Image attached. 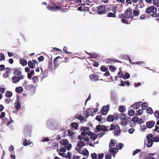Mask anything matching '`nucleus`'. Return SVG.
Listing matches in <instances>:
<instances>
[{
  "label": "nucleus",
  "mask_w": 159,
  "mask_h": 159,
  "mask_svg": "<svg viewBox=\"0 0 159 159\" xmlns=\"http://www.w3.org/2000/svg\"><path fill=\"white\" fill-rule=\"evenodd\" d=\"M132 10L130 7H128L125 11V18H122L121 19V22L124 24H130V21H128V19L129 18H133L134 17L133 15L132 14Z\"/></svg>",
  "instance_id": "1"
},
{
  "label": "nucleus",
  "mask_w": 159,
  "mask_h": 159,
  "mask_svg": "<svg viewBox=\"0 0 159 159\" xmlns=\"http://www.w3.org/2000/svg\"><path fill=\"white\" fill-rule=\"evenodd\" d=\"M22 86L25 87V89L27 91H29L31 92H34L35 91V87L32 84H29L26 80L24 81Z\"/></svg>",
  "instance_id": "2"
},
{
  "label": "nucleus",
  "mask_w": 159,
  "mask_h": 159,
  "mask_svg": "<svg viewBox=\"0 0 159 159\" xmlns=\"http://www.w3.org/2000/svg\"><path fill=\"white\" fill-rule=\"evenodd\" d=\"M47 8L53 11H56L57 10H60L61 8V7L57 5V4L54 2H52L51 4V5L49 4L47 6Z\"/></svg>",
  "instance_id": "3"
},
{
  "label": "nucleus",
  "mask_w": 159,
  "mask_h": 159,
  "mask_svg": "<svg viewBox=\"0 0 159 159\" xmlns=\"http://www.w3.org/2000/svg\"><path fill=\"white\" fill-rule=\"evenodd\" d=\"M97 8V12L98 14L102 15L106 13L105 7L104 5H100Z\"/></svg>",
  "instance_id": "4"
},
{
  "label": "nucleus",
  "mask_w": 159,
  "mask_h": 159,
  "mask_svg": "<svg viewBox=\"0 0 159 159\" xmlns=\"http://www.w3.org/2000/svg\"><path fill=\"white\" fill-rule=\"evenodd\" d=\"M157 11V8L154 6L149 7L145 10V12L147 13L156 12Z\"/></svg>",
  "instance_id": "5"
},
{
  "label": "nucleus",
  "mask_w": 159,
  "mask_h": 159,
  "mask_svg": "<svg viewBox=\"0 0 159 159\" xmlns=\"http://www.w3.org/2000/svg\"><path fill=\"white\" fill-rule=\"evenodd\" d=\"M20 102V98L18 96H17L16 102L14 103L15 108L17 111L19 110L21 107V105Z\"/></svg>",
  "instance_id": "6"
},
{
  "label": "nucleus",
  "mask_w": 159,
  "mask_h": 159,
  "mask_svg": "<svg viewBox=\"0 0 159 159\" xmlns=\"http://www.w3.org/2000/svg\"><path fill=\"white\" fill-rule=\"evenodd\" d=\"M24 79L23 76H13L11 78V80L13 83L16 84L20 80H23Z\"/></svg>",
  "instance_id": "7"
},
{
  "label": "nucleus",
  "mask_w": 159,
  "mask_h": 159,
  "mask_svg": "<svg viewBox=\"0 0 159 159\" xmlns=\"http://www.w3.org/2000/svg\"><path fill=\"white\" fill-rule=\"evenodd\" d=\"M89 77L92 81H97L99 80V76L96 74H91L89 75Z\"/></svg>",
  "instance_id": "8"
},
{
  "label": "nucleus",
  "mask_w": 159,
  "mask_h": 159,
  "mask_svg": "<svg viewBox=\"0 0 159 159\" xmlns=\"http://www.w3.org/2000/svg\"><path fill=\"white\" fill-rule=\"evenodd\" d=\"M109 109V105H107L106 106H103L100 111L102 115H105L107 113Z\"/></svg>",
  "instance_id": "9"
},
{
  "label": "nucleus",
  "mask_w": 159,
  "mask_h": 159,
  "mask_svg": "<svg viewBox=\"0 0 159 159\" xmlns=\"http://www.w3.org/2000/svg\"><path fill=\"white\" fill-rule=\"evenodd\" d=\"M155 124L154 122L152 121H150L146 122V125L147 128H151L154 126Z\"/></svg>",
  "instance_id": "10"
},
{
  "label": "nucleus",
  "mask_w": 159,
  "mask_h": 159,
  "mask_svg": "<svg viewBox=\"0 0 159 159\" xmlns=\"http://www.w3.org/2000/svg\"><path fill=\"white\" fill-rule=\"evenodd\" d=\"M13 74L15 76H23V78H24V76L22 74V72L20 71L17 69L15 70L13 72Z\"/></svg>",
  "instance_id": "11"
},
{
  "label": "nucleus",
  "mask_w": 159,
  "mask_h": 159,
  "mask_svg": "<svg viewBox=\"0 0 159 159\" xmlns=\"http://www.w3.org/2000/svg\"><path fill=\"white\" fill-rule=\"evenodd\" d=\"M48 70L47 69L44 70L43 72L42 75L41 80L48 76Z\"/></svg>",
  "instance_id": "12"
},
{
  "label": "nucleus",
  "mask_w": 159,
  "mask_h": 159,
  "mask_svg": "<svg viewBox=\"0 0 159 159\" xmlns=\"http://www.w3.org/2000/svg\"><path fill=\"white\" fill-rule=\"evenodd\" d=\"M49 143L52 144V146L50 147L51 148H57L58 147V143L57 142H53L52 141H51L49 142Z\"/></svg>",
  "instance_id": "13"
},
{
  "label": "nucleus",
  "mask_w": 159,
  "mask_h": 159,
  "mask_svg": "<svg viewBox=\"0 0 159 159\" xmlns=\"http://www.w3.org/2000/svg\"><path fill=\"white\" fill-rule=\"evenodd\" d=\"M69 141L67 139H63L61 140L60 142V143L61 145H66L68 144Z\"/></svg>",
  "instance_id": "14"
},
{
  "label": "nucleus",
  "mask_w": 159,
  "mask_h": 159,
  "mask_svg": "<svg viewBox=\"0 0 159 159\" xmlns=\"http://www.w3.org/2000/svg\"><path fill=\"white\" fill-rule=\"evenodd\" d=\"M153 134L151 133L148 134L146 136L147 140L148 141H153Z\"/></svg>",
  "instance_id": "15"
},
{
  "label": "nucleus",
  "mask_w": 159,
  "mask_h": 159,
  "mask_svg": "<svg viewBox=\"0 0 159 159\" xmlns=\"http://www.w3.org/2000/svg\"><path fill=\"white\" fill-rule=\"evenodd\" d=\"M120 127L119 126H117L116 127V128L114 129V134L115 135H116V136H118L119 134L120 133Z\"/></svg>",
  "instance_id": "16"
},
{
  "label": "nucleus",
  "mask_w": 159,
  "mask_h": 159,
  "mask_svg": "<svg viewBox=\"0 0 159 159\" xmlns=\"http://www.w3.org/2000/svg\"><path fill=\"white\" fill-rule=\"evenodd\" d=\"M142 104V102H137L134 103L133 106V107L134 109H138Z\"/></svg>",
  "instance_id": "17"
},
{
  "label": "nucleus",
  "mask_w": 159,
  "mask_h": 159,
  "mask_svg": "<svg viewBox=\"0 0 159 159\" xmlns=\"http://www.w3.org/2000/svg\"><path fill=\"white\" fill-rule=\"evenodd\" d=\"M109 151L111 154H115L116 152L118 151V149L116 148H110L109 149Z\"/></svg>",
  "instance_id": "18"
},
{
  "label": "nucleus",
  "mask_w": 159,
  "mask_h": 159,
  "mask_svg": "<svg viewBox=\"0 0 159 159\" xmlns=\"http://www.w3.org/2000/svg\"><path fill=\"white\" fill-rule=\"evenodd\" d=\"M32 143L30 140H28L27 141V139H25L23 142V144L24 146H27V145H30Z\"/></svg>",
  "instance_id": "19"
},
{
  "label": "nucleus",
  "mask_w": 159,
  "mask_h": 159,
  "mask_svg": "<svg viewBox=\"0 0 159 159\" xmlns=\"http://www.w3.org/2000/svg\"><path fill=\"white\" fill-rule=\"evenodd\" d=\"M107 62L108 63H109L111 62H114V63L116 62L118 63H121L122 62H121L120 61H119L118 60H114L113 59H107Z\"/></svg>",
  "instance_id": "20"
},
{
  "label": "nucleus",
  "mask_w": 159,
  "mask_h": 159,
  "mask_svg": "<svg viewBox=\"0 0 159 159\" xmlns=\"http://www.w3.org/2000/svg\"><path fill=\"white\" fill-rule=\"evenodd\" d=\"M23 91V88L21 87H17L16 88V91L18 93H21Z\"/></svg>",
  "instance_id": "21"
},
{
  "label": "nucleus",
  "mask_w": 159,
  "mask_h": 159,
  "mask_svg": "<svg viewBox=\"0 0 159 159\" xmlns=\"http://www.w3.org/2000/svg\"><path fill=\"white\" fill-rule=\"evenodd\" d=\"M34 70H31L30 73H28V78L30 79H31L32 76L34 75Z\"/></svg>",
  "instance_id": "22"
},
{
  "label": "nucleus",
  "mask_w": 159,
  "mask_h": 159,
  "mask_svg": "<svg viewBox=\"0 0 159 159\" xmlns=\"http://www.w3.org/2000/svg\"><path fill=\"white\" fill-rule=\"evenodd\" d=\"M107 120L109 122H112L114 120V116L113 115H109L107 118Z\"/></svg>",
  "instance_id": "23"
},
{
  "label": "nucleus",
  "mask_w": 159,
  "mask_h": 159,
  "mask_svg": "<svg viewBox=\"0 0 159 159\" xmlns=\"http://www.w3.org/2000/svg\"><path fill=\"white\" fill-rule=\"evenodd\" d=\"M80 153L86 156H87L89 155V153L88 150L87 149H85L84 151H82Z\"/></svg>",
  "instance_id": "24"
},
{
  "label": "nucleus",
  "mask_w": 159,
  "mask_h": 159,
  "mask_svg": "<svg viewBox=\"0 0 159 159\" xmlns=\"http://www.w3.org/2000/svg\"><path fill=\"white\" fill-rule=\"evenodd\" d=\"M60 57H57L56 58H55L54 59L53 61V64L54 65V66L56 67L57 66H58V62L57 61V59L58 58H59Z\"/></svg>",
  "instance_id": "25"
},
{
  "label": "nucleus",
  "mask_w": 159,
  "mask_h": 159,
  "mask_svg": "<svg viewBox=\"0 0 159 159\" xmlns=\"http://www.w3.org/2000/svg\"><path fill=\"white\" fill-rule=\"evenodd\" d=\"M118 110L121 112H124L126 110V107L125 106H120L119 107Z\"/></svg>",
  "instance_id": "26"
},
{
  "label": "nucleus",
  "mask_w": 159,
  "mask_h": 159,
  "mask_svg": "<svg viewBox=\"0 0 159 159\" xmlns=\"http://www.w3.org/2000/svg\"><path fill=\"white\" fill-rule=\"evenodd\" d=\"M102 127L101 129V130L104 132H106V131H109V129H108V128H109V126H107L106 127V126L102 125Z\"/></svg>",
  "instance_id": "27"
},
{
  "label": "nucleus",
  "mask_w": 159,
  "mask_h": 159,
  "mask_svg": "<svg viewBox=\"0 0 159 159\" xmlns=\"http://www.w3.org/2000/svg\"><path fill=\"white\" fill-rule=\"evenodd\" d=\"M85 146V144L82 141H80L77 144V146L79 147H81Z\"/></svg>",
  "instance_id": "28"
},
{
  "label": "nucleus",
  "mask_w": 159,
  "mask_h": 159,
  "mask_svg": "<svg viewBox=\"0 0 159 159\" xmlns=\"http://www.w3.org/2000/svg\"><path fill=\"white\" fill-rule=\"evenodd\" d=\"M71 125L73 128L75 129H77L78 128L79 125L78 124L75 122H73L71 124Z\"/></svg>",
  "instance_id": "29"
},
{
  "label": "nucleus",
  "mask_w": 159,
  "mask_h": 159,
  "mask_svg": "<svg viewBox=\"0 0 159 159\" xmlns=\"http://www.w3.org/2000/svg\"><path fill=\"white\" fill-rule=\"evenodd\" d=\"M28 65L29 67L31 69L34 68V65L32 61H29L28 62Z\"/></svg>",
  "instance_id": "30"
},
{
  "label": "nucleus",
  "mask_w": 159,
  "mask_h": 159,
  "mask_svg": "<svg viewBox=\"0 0 159 159\" xmlns=\"http://www.w3.org/2000/svg\"><path fill=\"white\" fill-rule=\"evenodd\" d=\"M141 106H142L141 107L142 109L144 110H146V109H147V107H148V104L145 102H144L143 103H142V104Z\"/></svg>",
  "instance_id": "31"
},
{
  "label": "nucleus",
  "mask_w": 159,
  "mask_h": 159,
  "mask_svg": "<svg viewBox=\"0 0 159 159\" xmlns=\"http://www.w3.org/2000/svg\"><path fill=\"white\" fill-rule=\"evenodd\" d=\"M12 95V93L11 92L9 91H7L6 92L5 96L6 97H11Z\"/></svg>",
  "instance_id": "32"
},
{
  "label": "nucleus",
  "mask_w": 159,
  "mask_h": 159,
  "mask_svg": "<svg viewBox=\"0 0 159 159\" xmlns=\"http://www.w3.org/2000/svg\"><path fill=\"white\" fill-rule=\"evenodd\" d=\"M20 63L23 66H26L27 63V61L25 59L20 60Z\"/></svg>",
  "instance_id": "33"
},
{
  "label": "nucleus",
  "mask_w": 159,
  "mask_h": 159,
  "mask_svg": "<svg viewBox=\"0 0 159 159\" xmlns=\"http://www.w3.org/2000/svg\"><path fill=\"white\" fill-rule=\"evenodd\" d=\"M118 126L117 125H115L112 124L110 125V127L108 129L109 130L111 131L113 130H114L116 128V127Z\"/></svg>",
  "instance_id": "34"
},
{
  "label": "nucleus",
  "mask_w": 159,
  "mask_h": 159,
  "mask_svg": "<svg viewBox=\"0 0 159 159\" xmlns=\"http://www.w3.org/2000/svg\"><path fill=\"white\" fill-rule=\"evenodd\" d=\"M132 120L134 123H138L139 120V118L137 116L133 117L132 118Z\"/></svg>",
  "instance_id": "35"
},
{
  "label": "nucleus",
  "mask_w": 159,
  "mask_h": 159,
  "mask_svg": "<svg viewBox=\"0 0 159 159\" xmlns=\"http://www.w3.org/2000/svg\"><path fill=\"white\" fill-rule=\"evenodd\" d=\"M140 11L139 10H134L133 11V16L134 15L135 16H138L139 14Z\"/></svg>",
  "instance_id": "36"
},
{
  "label": "nucleus",
  "mask_w": 159,
  "mask_h": 159,
  "mask_svg": "<svg viewBox=\"0 0 159 159\" xmlns=\"http://www.w3.org/2000/svg\"><path fill=\"white\" fill-rule=\"evenodd\" d=\"M107 16L108 17H115L116 15L115 14L110 12L107 15Z\"/></svg>",
  "instance_id": "37"
},
{
  "label": "nucleus",
  "mask_w": 159,
  "mask_h": 159,
  "mask_svg": "<svg viewBox=\"0 0 159 159\" xmlns=\"http://www.w3.org/2000/svg\"><path fill=\"white\" fill-rule=\"evenodd\" d=\"M119 70L120 71H119L118 75L119 77L123 78V77L124 76V73L122 72L120 70V68Z\"/></svg>",
  "instance_id": "38"
},
{
  "label": "nucleus",
  "mask_w": 159,
  "mask_h": 159,
  "mask_svg": "<svg viewBox=\"0 0 159 159\" xmlns=\"http://www.w3.org/2000/svg\"><path fill=\"white\" fill-rule=\"evenodd\" d=\"M155 117L157 119H159V111L156 110L154 113Z\"/></svg>",
  "instance_id": "39"
},
{
  "label": "nucleus",
  "mask_w": 159,
  "mask_h": 159,
  "mask_svg": "<svg viewBox=\"0 0 159 159\" xmlns=\"http://www.w3.org/2000/svg\"><path fill=\"white\" fill-rule=\"evenodd\" d=\"M147 112L148 114H152L153 113V111L151 107H148L147 110Z\"/></svg>",
  "instance_id": "40"
},
{
  "label": "nucleus",
  "mask_w": 159,
  "mask_h": 159,
  "mask_svg": "<svg viewBox=\"0 0 159 159\" xmlns=\"http://www.w3.org/2000/svg\"><path fill=\"white\" fill-rule=\"evenodd\" d=\"M143 112V111L142 109H139L136 111V114L137 115H141Z\"/></svg>",
  "instance_id": "41"
},
{
  "label": "nucleus",
  "mask_w": 159,
  "mask_h": 159,
  "mask_svg": "<svg viewBox=\"0 0 159 159\" xmlns=\"http://www.w3.org/2000/svg\"><path fill=\"white\" fill-rule=\"evenodd\" d=\"M153 3L154 5L159 6V0H153Z\"/></svg>",
  "instance_id": "42"
},
{
  "label": "nucleus",
  "mask_w": 159,
  "mask_h": 159,
  "mask_svg": "<svg viewBox=\"0 0 159 159\" xmlns=\"http://www.w3.org/2000/svg\"><path fill=\"white\" fill-rule=\"evenodd\" d=\"M76 118L80 120H83L84 119V117L81 115L77 116L75 117Z\"/></svg>",
  "instance_id": "43"
},
{
  "label": "nucleus",
  "mask_w": 159,
  "mask_h": 159,
  "mask_svg": "<svg viewBox=\"0 0 159 159\" xmlns=\"http://www.w3.org/2000/svg\"><path fill=\"white\" fill-rule=\"evenodd\" d=\"M5 60V56L4 54L2 53H0V61H4Z\"/></svg>",
  "instance_id": "44"
},
{
  "label": "nucleus",
  "mask_w": 159,
  "mask_h": 159,
  "mask_svg": "<svg viewBox=\"0 0 159 159\" xmlns=\"http://www.w3.org/2000/svg\"><path fill=\"white\" fill-rule=\"evenodd\" d=\"M97 135L96 134L94 133L93 134L91 135V136H90V139L94 140L97 138Z\"/></svg>",
  "instance_id": "45"
},
{
  "label": "nucleus",
  "mask_w": 159,
  "mask_h": 159,
  "mask_svg": "<svg viewBox=\"0 0 159 159\" xmlns=\"http://www.w3.org/2000/svg\"><path fill=\"white\" fill-rule=\"evenodd\" d=\"M120 118L121 120H125L126 119V116L125 114H121L120 116Z\"/></svg>",
  "instance_id": "46"
},
{
  "label": "nucleus",
  "mask_w": 159,
  "mask_h": 159,
  "mask_svg": "<svg viewBox=\"0 0 159 159\" xmlns=\"http://www.w3.org/2000/svg\"><path fill=\"white\" fill-rule=\"evenodd\" d=\"M130 77L129 74L128 72H126L125 75L124 76L123 79H127L129 78Z\"/></svg>",
  "instance_id": "47"
},
{
  "label": "nucleus",
  "mask_w": 159,
  "mask_h": 159,
  "mask_svg": "<svg viewBox=\"0 0 159 159\" xmlns=\"http://www.w3.org/2000/svg\"><path fill=\"white\" fill-rule=\"evenodd\" d=\"M102 128L100 125H98L96 126V132H99L101 130Z\"/></svg>",
  "instance_id": "48"
},
{
  "label": "nucleus",
  "mask_w": 159,
  "mask_h": 159,
  "mask_svg": "<svg viewBox=\"0 0 159 159\" xmlns=\"http://www.w3.org/2000/svg\"><path fill=\"white\" fill-rule=\"evenodd\" d=\"M128 113L130 116H132L134 114V111L133 109H130Z\"/></svg>",
  "instance_id": "49"
},
{
  "label": "nucleus",
  "mask_w": 159,
  "mask_h": 159,
  "mask_svg": "<svg viewBox=\"0 0 159 159\" xmlns=\"http://www.w3.org/2000/svg\"><path fill=\"white\" fill-rule=\"evenodd\" d=\"M65 157L66 158V159H70L71 157V154L70 152H68L67 155H66Z\"/></svg>",
  "instance_id": "50"
},
{
  "label": "nucleus",
  "mask_w": 159,
  "mask_h": 159,
  "mask_svg": "<svg viewBox=\"0 0 159 159\" xmlns=\"http://www.w3.org/2000/svg\"><path fill=\"white\" fill-rule=\"evenodd\" d=\"M153 142H157L159 141V136L153 137Z\"/></svg>",
  "instance_id": "51"
},
{
  "label": "nucleus",
  "mask_w": 159,
  "mask_h": 159,
  "mask_svg": "<svg viewBox=\"0 0 159 159\" xmlns=\"http://www.w3.org/2000/svg\"><path fill=\"white\" fill-rule=\"evenodd\" d=\"M148 143L147 144V147L148 148L151 147L153 144V141H148Z\"/></svg>",
  "instance_id": "52"
},
{
  "label": "nucleus",
  "mask_w": 159,
  "mask_h": 159,
  "mask_svg": "<svg viewBox=\"0 0 159 159\" xmlns=\"http://www.w3.org/2000/svg\"><path fill=\"white\" fill-rule=\"evenodd\" d=\"M123 144L120 143L117 146H116V147L117 149H119L120 150L123 147Z\"/></svg>",
  "instance_id": "53"
},
{
  "label": "nucleus",
  "mask_w": 159,
  "mask_h": 159,
  "mask_svg": "<svg viewBox=\"0 0 159 159\" xmlns=\"http://www.w3.org/2000/svg\"><path fill=\"white\" fill-rule=\"evenodd\" d=\"M115 145V143L112 140H111L109 144V148H111V147H113Z\"/></svg>",
  "instance_id": "54"
},
{
  "label": "nucleus",
  "mask_w": 159,
  "mask_h": 159,
  "mask_svg": "<svg viewBox=\"0 0 159 159\" xmlns=\"http://www.w3.org/2000/svg\"><path fill=\"white\" fill-rule=\"evenodd\" d=\"M141 151V150L140 149H136L135 151L133 152V155L134 156L136 154H137L139 152Z\"/></svg>",
  "instance_id": "55"
},
{
  "label": "nucleus",
  "mask_w": 159,
  "mask_h": 159,
  "mask_svg": "<svg viewBox=\"0 0 159 159\" xmlns=\"http://www.w3.org/2000/svg\"><path fill=\"white\" fill-rule=\"evenodd\" d=\"M102 118V116L101 115L97 116H96L95 119L96 120H98L99 122L101 121V119Z\"/></svg>",
  "instance_id": "56"
},
{
  "label": "nucleus",
  "mask_w": 159,
  "mask_h": 159,
  "mask_svg": "<svg viewBox=\"0 0 159 159\" xmlns=\"http://www.w3.org/2000/svg\"><path fill=\"white\" fill-rule=\"evenodd\" d=\"M32 80L34 83H36L38 80V77L36 76H34L32 78Z\"/></svg>",
  "instance_id": "57"
},
{
  "label": "nucleus",
  "mask_w": 159,
  "mask_h": 159,
  "mask_svg": "<svg viewBox=\"0 0 159 159\" xmlns=\"http://www.w3.org/2000/svg\"><path fill=\"white\" fill-rule=\"evenodd\" d=\"M48 67L51 70H52L53 69V66L52 62L51 61L49 62L48 65Z\"/></svg>",
  "instance_id": "58"
},
{
  "label": "nucleus",
  "mask_w": 159,
  "mask_h": 159,
  "mask_svg": "<svg viewBox=\"0 0 159 159\" xmlns=\"http://www.w3.org/2000/svg\"><path fill=\"white\" fill-rule=\"evenodd\" d=\"M111 156L109 154H107L105 156V159H111Z\"/></svg>",
  "instance_id": "59"
},
{
  "label": "nucleus",
  "mask_w": 159,
  "mask_h": 159,
  "mask_svg": "<svg viewBox=\"0 0 159 159\" xmlns=\"http://www.w3.org/2000/svg\"><path fill=\"white\" fill-rule=\"evenodd\" d=\"M91 156L92 159H96L97 158V154L95 153H93L91 154Z\"/></svg>",
  "instance_id": "60"
},
{
  "label": "nucleus",
  "mask_w": 159,
  "mask_h": 159,
  "mask_svg": "<svg viewBox=\"0 0 159 159\" xmlns=\"http://www.w3.org/2000/svg\"><path fill=\"white\" fill-rule=\"evenodd\" d=\"M109 69L111 71L113 72H114L116 69V68L113 66L112 65H111L110 66Z\"/></svg>",
  "instance_id": "61"
},
{
  "label": "nucleus",
  "mask_w": 159,
  "mask_h": 159,
  "mask_svg": "<svg viewBox=\"0 0 159 159\" xmlns=\"http://www.w3.org/2000/svg\"><path fill=\"white\" fill-rule=\"evenodd\" d=\"M101 70L103 72H106L107 70V69L106 67L104 66H102L101 67Z\"/></svg>",
  "instance_id": "62"
},
{
  "label": "nucleus",
  "mask_w": 159,
  "mask_h": 159,
  "mask_svg": "<svg viewBox=\"0 0 159 159\" xmlns=\"http://www.w3.org/2000/svg\"><path fill=\"white\" fill-rule=\"evenodd\" d=\"M67 146H65L66 148V149L68 150H69L70 149V148H71V143H69L67 145Z\"/></svg>",
  "instance_id": "63"
},
{
  "label": "nucleus",
  "mask_w": 159,
  "mask_h": 159,
  "mask_svg": "<svg viewBox=\"0 0 159 159\" xmlns=\"http://www.w3.org/2000/svg\"><path fill=\"white\" fill-rule=\"evenodd\" d=\"M104 156V154L101 153L98 155V159H102L103 158Z\"/></svg>",
  "instance_id": "64"
}]
</instances>
